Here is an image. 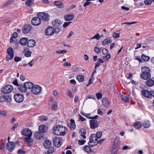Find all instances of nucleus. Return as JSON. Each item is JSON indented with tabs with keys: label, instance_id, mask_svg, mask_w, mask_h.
Masks as SVG:
<instances>
[{
	"label": "nucleus",
	"instance_id": "obj_1",
	"mask_svg": "<svg viewBox=\"0 0 154 154\" xmlns=\"http://www.w3.org/2000/svg\"><path fill=\"white\" fill-rule=\"evenodd\" d=\"M67 131V129L66 127L60 125H58L54 127L53 133L57 135L64 136Z\"/></svg>",
	"mask_w": 154,
	"mask_h": 154
},
{
	"label": "nucleus",
	"instance_id": "obj_2",
	"mask_svg": "<svg viewBox=\"0 0 154 154\" xmlns=\"http://www.w3.org/2000/svg\"><path fill=\"white\" fill-rule=\"evenodd\" d=\"M97 144L98 139L96 136V134H92L89 138L88 145L92 147L97 145Z\"/></svg>",
	"mask_w": 154,
	"mask_h": 154
},
{
	"label": "nucleus",
	"instance_id": "obj_3",
	"mask_svg": "<svg viewBox=\"0 0 154 154\" xmlns=\"http://www.w3.org/2000/svg\"><path fill=\"white\" fill-rule=\"evenodd\" d=\"M58 29H54L52 27H48L45 31V34L47 35H53L55 32H58L57 31Z\"/></svg>",
	"mask_w": 154,
	"mask_h": 154
},
{
	"label": "nucleus",
	"instance_id": "obj_4",
	"mask_svg": "<svg viewBox=\"0 0 154 154\" xmlns=\"http://www.w3.org/2000/svg\"><path fill=\"white\" fill-rule=\"evenodd\" d=\"M13 90L12 86L7 85L4 86L1 89L2 92L3 94H8L11 93Z\"/></svg>",
	"mask_w": 154,
	"mask_h": 154
},
{
	"label": "nucleus",
	"instance_id": "obj_5",
	"mask_svg": "<svg viewBox=\"0 0 154 154\" xmlns=\"http://www.w3.org/2000/svg\"><path fill=\"white\" fill-rule=\"evenodd\" d=\"M14 98L15 101L18 103L22 102L24 99L23 95L19 93L15 94L14 96Z\"/></svg>",
	"mask_w": 154,
	"mask_h": 154
},
{
	"label": "nucleus",
	"instance_id": "obj_6",
	"mask_svg": "<svg viewBox=\"0 0 154 154\" xmlns=\"http://www.w3.org/2000/svg\"><path fill=\"white\" fill-rule=\"evenodd\" d=\"M7 52L8 55L6 56V59L7 61H9L13 58L14 57V51L13 48H8Z\"/></svg>",
	"mask_w": 154,
	"mask_h": 154
},
{
	"label": "nucleus",
	"instance_id": "obj_7",
	"mask_svg": "<svg viewBox=\"0 0 154 154\" xmlns=\"http://www.w3.org/2000/svg\"><path fill=\"white\" fill-rule=\"evenodd\" d=\"M62 141V140L61 137H56L53 139V144L57 147H59L61 145Z\"/></svg>",
	"mask_w": 154,
	"mask_h": 154
},
{
	"label": "nucleus",
	"instance_id": "obj_8",
	"mask_svg": "<svg viewBox=\"0 0 154 154\" xmlns=\"http://www.w3.org/2000/svg\"><path fill=\"white\" fill-rule=\"evenodd\" d=\"M42 91V88L38 85H34L31 90L32 93L34 94H39Z\"/></svg>",
	"mask_w": 154,
	"mask_h": 154
},
{
	"label": "nucleus",
	"instance_id": "obj_9",
	"mask_svg": "<svg viewBox=\"0 0 154 154\" xmlns=\"http://www.w3.org/2000/svg\"><path fill=\"white\" fill-rule=\"evenodd\" d=\"M6 146L8 151L11 152L15 148V144L14 142L9 141L7 143Z\"/></svg>",
	"mask_w": 154,
	"mask_h": 154
},
{
	"label": "nucleus",
	"instance_id": "obj_10",
	"mask_svg": "<svg viewBox=\"0 0 154 154\" xmlns=\"http://www.w3.org/2000/svg\"><path fill=\"white\" fill-rule=\"evenodd\" d=\"M38 16L40 19L42 20L45 21H48L49 20V16L48 14L46 13H40L38 14Z\"/></svg>",
	"mask_w": 154,
	"mask_h": 154
},
{
	"label": "nucleus",
	"instance_id": "obj_11",
	"mask_svg": "<svg viewBox=\"0 0 154 154\" xmlns=\"http://www.w3.org/2000/svg\"><path fill=\"white\" fill-rule=\"evenodd\" d=\"M89 123L90 128L92 129L97 128L99 125L98 121L95 119L89 120Z\"/></svg>",
	"mask_w": 154,
	"mask_h": 154
},
{
	"label": "nucleus",
	"instance_id": "obj_12",
	"mask_svg": "<svg viewBox=\"0 0 154 154\" xmlns=\"http://www.w3.org/2000/svg\"><path fill=\"white\" fill-rule=\"evenodd\" d=\"M22 134L24 136H27L29 137H30L32 134V131L28 128H24L21 131Z\"/></svg>",
	"mask_w": 154,
	"mask_h": 154
},
{
	"label": "nucleus",
	"instance_id": "obj_13",
	"mask_svg": "<svg viewBox=\"0 0 154 154\" xmlns=\"http://www.w3.org/2000/svg\"><path fill=\"white\" fill-rule=\"evenodd\" d=\"M152 91H150L146 90H143L141 91V93L144 96L147 97L151 98L152 97Z\"/></svg>",
	"mask_w": 154,
	"mask_h": 154
},
{
	"label": "nucleus",
	"instance_id": "obj_14",
	"mask_svg": "<svg viewBox=\"0 0 154 154\" xmlns=\"http://www.w3.org/2000/svg\"><path fill=\"white\" fill-rule=\"evenodd\" d=\"M41 23V20L38 16L34 17L32 20V23L34 26H38Z\"/></svg>",
	"mask_w": 154,
	"mask_h": 154
},
{
	"label": "nucleus",
	"instance_id": "obj_15",
	"mask_svg": "<svg viewBox=\"0 0 154 154\" xmlns=\"http://www.w3.org/2000/svg\"><path fill=\"white\" fill-rule=\"evenodd\" d=\"M74 17L73 14H68L65 15L64 17V20L67 21H69L72 20Z\"/></svg>",
	"mask_w": 154,
	"mask_h": 154
},
{
	"label": "nucleus",
	"instance_id": "obj_16",
	"mask_svg": "<svg viewBox=\"0 0 154 154\" xmlns=\"http://www.w3.org/2000/svg\"><path fill=\"white\" fill-rule=\"evenodd\" d=\"M31 27L28 25H25L22 29L23 32L25 34L28 33L31 30Z\"/></svg>",
	"mask_w": 154,
	"mask_h": 154
},
{
	"label": "nucleus",
	"instance_id": "obj_17",
	"mask_svg": "<svg viewBox=\"0 0 154 154\" xmlns=\"http://www.w3.org/2000/svg\"><path fill=\"white\" fill-rule=\"evenodd\" d=\"M48 129V127L43 125H41L39 127V131L43 134L47 132Z\"/></svg>",
	"mask_w": 154,
	"mask_h": 154
},
{
	"label": "nucleus",
	"instance_id": "obj_18",
	"mask_svg": "<svg viewBox=\"0 0 154 154\" xmlns=\"http://www.w3.org/2000/svg\"><path fill=\"white\" fill-rule=\"evenodd\" d=\"M28 39L27 38L23 37L20 39L19 43L22 46L26 45L28 42Z\"/></svg>",
	"mask_w": 154,
	"mask_h": 154
},
{
	"label": "nucleus",
	"instance_id": "obj_19",
	"mask_svg": "<svg viewBox=\"0 0 154 154\" xmlns=\"http://www.w3.org/2000/svg\"><path fill=\"white\" fill-rule=\"evenodd\" d=\"M144 75H142V73L140 75V78L144 80H147L151 77V74L150 73H144L143 74Z\"/></svg>",
	"mask_w": 154,
	"mask_h": 154
},
{
	"label": "nucleus",
	"instance_id": "obj_20",
	"mask_svg": "<svg viewBox=\"0 0 154 154\" xmlns=\"http://www.w3.org/2000/svg\"><path fill=\"white\" fill-rule=\"evenodd\" d=\"M24 85L27 90V89H32L34 86V84L31 82H27L24 83Z\"/></svg>",
	"mask_w": 154,
	"mask_h": 154
},
{
	"label": "nucleus",
	"instance_id": "obj_21",
	"mask_svg": "<svg viewBox=\"0 0 154 154\" xmlns=\"http://www.w3.org/2000/svg\"><path fill=\"white\" fill-rule=\"evenodd\" d=\"M34 137L37 139H41L44 136V134L40 131L35 132L34 134Z\"/></svg>",
	"mask_w": 154,
	"mask_h": 154
},
{
	"label": "nucleus",
	"instance_id": "obj_22",
	"mask_svg": "<svg viewBox=\"0 0 154 154\" xmlns=\"http://www.w3.org/2000/svg\"><path fill=\"white\" fill-rule=\"evenodd\" d=\"M25 57H30L31 56L32 52L28 50V48H25L23 51Z\"/></svg>",
	"mask_w": 154,
	"mask_h": 154
},
{
	"label": "nucleus",
	"instance_id": "obj_23",
	"mask_svg": "<svg viewBox=\"0 0 154 154\" xmlns=\"http://www.w3.org/2000/svg\"><path fill=\"white\" fill-rule=\"evenodd\" d=\"M53 25L54 27H57L61 25L62 23L61 21L58 19H56L52 22Z\"/></svg>",
	"mask_w": 154,
	"mask_h": 154
},
{
	"label": "nucleus",
	"instance_id": "obj_24",
	"mask_svg": "<svg viewBox=\"0 0 154 154\" xmlns=\"http://www.w3.org/2000/svg\"><path fill=\"white\" fill-rule=\"evenodd\" d=\"M103 104L105 107H108L109 105V103L108 100L106 98H103L102 100Z\"/></svg>",
	"mask_w": 154,
	"mask_h": 154
},
{
	"label": "nucleus",
	"instance_id": "obj_25",
	"mask_svg": "<svg viewBox=\"0 0 154 154\" xmlns=\"http://www.w3.org/2000/svg\"><path fill=\"white\" fill-rule=\"evenodd\" d=\"M54 5L57 6L59 8H63L65 7L64 5L60 1H56L54 2Z\"/></svg>",
	"mask_w": 154,
	"mask_h": 154
},
{
	"label": "nucleus",
	"instance_id": "obj_26",
	"mask_svg": "<svg viewBox=\"0 0 154 154\" xmlns=\"http://www.w3.org/2000/svg\"><path fill=\"white\" fill-rule=\"evenodd\" d=\"M150 69L147 66H144L141 67V71L142 72V75H144V73H150Z\"/></svg>",
	"mask_w": 154,
	"mask_h": 154
},
{
	"label": "nucleus",
	"instance_id": "obj_27",
	"mask_svg": "<svg viewBox=\"0 0 154 154\" xmlns=\"http://www.w3.org/2000/svg\"><path fill=\"white\" fill-rule=\"evenodd\" d=\"M35 42L34 40L30 39L29 40L27 43V45L29 47L32 48L35 46Z\"/></svg>",
	"mask_w": 154,
	"mask_h": 154
},
{
	"label": "nucleus",
	"instance_id": "obj_28",
	"mask_svg": "<svg viewBox=\"0 0 154 154\" xmlns=\"http://www.w3.org/2000/svg\"><path fill=\"white\" fill-rule=\"evenodd\" d=\"M119 145L117 144L116 145H114L112 150V154H117V151L119 149Z\"/></svg>",
	"mask_w": 154,
	"mask_h": 154
},
{
	"label": "nucleus",
	"instance_id": "obj_29",
	"mask_svg": "<svg viewBox=\"0 0 154 154\" xmlns=\"http://www.w3.org/2000/svg\"><path fill=\"white\" fill-rule=\"evenodd\" d=\"M145 84L148 87H152L154 85V81L152 79H149L146 81Z\"/></svg>",
	"mask_w": 154,
	"mask_h": 154
},
{
	"label": "nucleus",
	"instance_id": "obj_30",
	"mask_svg": "<svg viewBox=\"0 0 154 154\" xmlns=\"http://www.w3.org/2000/svg\"><path fill=\"white\" fill-rule=\"evenodd\" d=\"M51 144L52 143L50 141L47 140L44 142L43 145L45 148L48 149V148H49L51 147Z\"/></svg>",
	"mask_w": 154,
	"mask_h": 154
},
{
	"label": "nucleus",
	"instance_id": "obj_31",
	"mask_svg": "<svg viewBox=\"0 0 154 154\" xmlns=\"http://www.w3.org/2000/svg\"><path fill=\"white\" fill-rule=\"evenodd\" d=\"M80 136L83 139H85L86 137L85 134H86V130L83 128H82L80 129Z\"/></svg>",
	"mask_w": 154,
	"mask_h": 154
},
{
	"label": "nucleus",
	"instance_id": "obj_32",
	"mask_svg": "<svg viewBox=\"0 0 154 154\" xmlns=\"http://www.w3.org/2000/svg\"><path fill=\"white\" fill-rule=\"evenodd\" d=\"M18 89L21 92H25L27 91L24 85H20L18 87Z\"/></svg>",
	"mask_w": 154,
	"mask_h": 154
},
{
	"label": "nucleus",
	"instance_id": "obj_33",
	"mask_svg": "<svg viewBox=\"0 0 154 154\" xmlns=\"http://www.w3.org/2000/svg\"><path fill=\"white\" fill-rule=\"evenodd\" d=\"M112 42V40L111 38H106L102 42V45H105L108 44H110Z\"/></svg>",
	"mask_w": 154,
	"mask_h": 154
},
{
	"label": "nucleus",
	"instance_id": "obj_34",
	"mask_svg": "<svg viewBox=\"0 0 154 154\" xmlns=\"http://www.w3.org/2000/svg\"><path fill=\"white\" fill-rule=\"evenodd\" d=\"M142 126V123L139 122H137L134 124V127L136 129H139L141 128Z\"/></svg>",
	"mask_w": 154,
	"mask_h": 154
},
{
	"label": "nucleus",
	"instance_id": "obj_35",
	"mask_svg": "<svg viewBox=\"0 0 154 154\" xmlns=\"http://www.w3.org/2000/svg\"><path fill=\"white\" fill-rule=\"evenodd\" d=\"M122 98L123 100L125 103H127L129 101V97L127 95L125 94H122Z\"/></svg>",
	"mask_w": 154,
	"mask_h": 154
},
{
	"label": "nucleus",
	"instance_id": "obj_36",
	"mask_svg": "<svg viewBox=\"0 0 154 154\" xmlns=\"http://www.w3.org/2000/svg\"><path fill=\"white\" fill-rule=\"evenodd\" d=\"M150 57L143 54L141 55V59L144 61H147L150 59Z\"/></svg>",
	"mask_w": 154,
	"mask_h": 154
},
{
	"label": "nucleus",
	"instance_id": "obj_37",
	"mask_svg": "<svg viewBox=\"0 0 154 154\" xmlns=\"http://www.w3.org/2000/svg\"><path fill=\"white\" fill-rule=\"evenodd\" d=\"M70 128L72 130L75 129L76 128L74 120L72 119L70 120Z\"/></svg>",
	"mask_w": 154,
	"mask_h": 154
},
{
	"label": "nucleus",
	"instance_id": "obj_38",
	"mask_svg": "<svg viewBox=\"0 0 154 154\" xmlns=\"http://www.w3.org/2000/svg\"><path fill=\"white\" fill-rule=\"evenodd\" d=\"M143 125L144 127L145 128H148L150 126V124L149 121H144L143 124Z\"/></svg>",
	"mask_w": 154,
	"mask_h": 154
},
{
	"label": "nucleus",
	"instance_id": "obj_39",
	"mask_svg": "<svg viewBox=\"0 0 154 154\" xmlns=\"http://www.w3.org/2000/svg\"><path fill=\"white\" fill-rule=\"evenodd\" d=\"M90 147H91V146H89V145L88 146L86 145L84 146V150L87 152H90L91 151V149L90 148Z\"/></svg>",
	"mask_w": 154,
	"mask_h": 154
},
{
	"label": "nucleus",
	"instance_id": "obj_40",
	"mask_svg": "<svg viewBox=\"0 0 154 154\" xmlns=\"http://www.w3.org/2000/svg\"><path fill=\"white\" fill-rule=\"evenodd\" d=\"M77 80L80 82H82L84 80V76L83 75H78L77 76Z\"/></svg>",
	"mask_w": 154,
	"mask_h": 154
},
{
	"label": "nucleus",
	"instance_id": "obj_41",
	"mask_svg": "<svg viewBox=\"0 0 154 154\" xmlns=\"http://www.w3.org/2000/svg\"><path fill=\"white\" fill-rule=\"evenodd\" d=\"M90 114H86L85 117L89 119H96L98 117V115H96L94 117H90Z\"/></svg>",
	"mask_w": 154,
	"mask_h": 154
},
{
	"label": "nucleus",
	"instance_id": "obj_42",
	"mask_svg": "<svg viewBox=\"0 0 154 154\" xmlns=\"http://www.w3.org/2000/svg\"><path fill=\"white\" fill-rule=\"evenodd\" d=\"M26 3L28 7H30L34 4V3L31 0H27L26 2Z\"/></svg>",
	"mask_w": 154,
	"mask_h": 154
},
{
	"label": "nucleus",
	"instance_id": "obj_43",
	"mask_svg": "<svg viewBox=\"0 0 154 154\" xmlns=\"http://www.w3.org/2000/svg\"><path fill=\"white\" fill-rule=\"evenodd\" d=\"M14 0H9L3 5V7H5L9 5H10L11 4L12 2H14Z\"/></svg>",
	"mask_w": 154,
	"mask_h": 154
},
{
	"label": "nucleus",
	"instance_id": "obj_44",
	"mask_svg": "<svg viewBox=\"0 0 154 154\" xmlns=\"http://www.w3.org/2000/svg\"><path fill=\"white\" fill-rule=\"evenodd\" d=\"M102 135V132L101 131H98L96 134V136L97 139H100Z\"/></svg>",
	"mask_w": 154,
	"mask_h": 154
},
{
	"label": "nucleus",
	"instance_id": "obj_45",
	"mask_svg": "<svg viewBox=\"0 0 154 154\" xmlns=\"http://www.w3.org/2000/svg\"><path fill=\"white\" fill-rule=\"evenodd\" d=\"M12 101V98L9 96H6L5 101L7 103H10Z\"/></svg>",
	"mask_w": 154,
	"mask_h": 154
},
{
	"label": "nucleus",
	"instance_id": "obj_46",
	"mask_svg": "<svg viewBox=\"0 0 154 154\" xmlns=\"http://www.w3.org/2000/svg\"><path fill=\"white\" fill-rule=\"evenodd\" d=\"M120 34L118 33H116V32H113L112 35V36L115 39H117L119 37Z\"/></svg>",
	"mask_w": 154,
	"mask_h": 154
},
{
	"label": "nucleus",
	"instance_id": "obj_47",
	"mask_svg": "<svg viewBox=\"0 0 154 154\" xmlns=\"http://www.w3.org/2000/svg\"><path fill=\"white\" fill-rule=\"evenodd\" d=\"M102 49L97 47H95L94 48V51L97 53H99L101 51Z\"/></svg>",
	"mask_w": 154,
	"mask_h": 154
},
{
	"label": "nucleus",
	"instance_id": "obj_48",
	"mask_svg": "<svg viewBox=\"0 0 154 154\" xmlns=\"http://www.w3.org/2000/svg\"><path fill=\"white\" fill-rule=\"evenodd\" d=\"M120 142V139L118 137L116 138L114 141V145H116L117 144H118V143Z\"/></svg>",
	"mask_w": 154,
	"mask_h": 154
},
{
	"label": "nucleus",
	"instance_id": "obj_49",
	"mask_svg": "<svg viewBox=\"0 0 154 154\" xmlns=\"http://www.w3.org/2000/svg\"><path fill=\"white\" fill-rule=\"evenodd\" d=\"M57 105L56 102H55L52 106L51 109L53 110H55L57 109Z\"/></svg>",
	"mask_w": 154,
	"mask_h": 154
},
{
	"label": "nucleus",
	"instance_id": "obj_50",
	"mask_svg": "<svg viewBox=\"0 0 154 154\" xmlns=\"http://www.w3.org/2000/svg\"><path fill=\"white\" fill-rule=\"evenodd\" d=\"M39 119L42 121H46L48 120V117L47 116H42L39 118Z\"/></svg>",
	"mask_w": 154,
	"mask_h": 154
},
{
	"label": "nucleus",
	"instance_id": "obj_51",
	"mask_svg": "<svg viewBox=\"0 0 154 154\" xmlns=\"http://www.w3.org/2000/svg\"><path fill=\"white\" fill-rule=\"evenodd\" d=\"M56 53L58 54H65L67 52V51L66 50H58L56 51Z\"/></svg>",
	"mask_w": 154,
	"mask_h": 154
},
{
	"label": "nucleus",
	"instance_id": "obj_52",
	"mask_svg": "<svg viewBox=\"0 0 154 154\" xmlns=\"http://www.w3.org/2000/svg\"><path fill=\"white\" fill-rule=\"evenodd\" d=\"M48 151L51 154L53 153L54 152V148L53 147H50L48 148Z\"/></svg>",
	"mask_w": 154,
	"mask_h": 154
},
{
	"label": "nucleus",
	"instance_id": "obj_53",
	"mask_svg": "<svg viewBox=\"0 0 154 154\" xmlns=\"http://www.w3.org/2000/svg\"><path fill=\"white\" fill-rule=\"evenodd\" d=\"M152 0H145L144 2L146 5H150L152 3Z\"/></svg>",
	"mask_w": 154,
	"mask_h": 154
},
{
	"label": "nucleus",
	"instance_id": "obj_54",
	"mask_svg": "<svg viewBox=\"0 0 154 154\" xmlns=\"http://www.w3.org/2000/svg\"><path fill=\"white\" fill-rule=\"evenodd\" d=\"M137 23V22L134 21L131 22H125L122 24V25L126 24L127 25H130L131 24L136 23Z\"/></svg>",
	"mask_w": 154,
	"mask_h": 154
},
{
	"label": "nucleus",
	"instance_id": "obj_55",
	"mask_svg": "<svg viewBox=\"0 0 154 154\" xmlns=\"http://www.w3.org/2000/svg\"><path fill=\"white\" fill-rule=\"evenodd\" d=\"M99 34H97L96 35H95L94 37L92 38H91V39H93L94 38L96 39L97 40H99V38H100V37L99 36Z\"/></svg>",
	"mask_w": 154,
	"mask_h": 154
},
{
	"label": "nucleus",
	"instance_id": "obj_56",
	"mask_svg": "<svg viewBox=\"0 0 154 154\" xmlns=\"http://www.w3.org/2000/svg\"><path fill=\"white\" fill-rule=\"evenodd\" d=\"M6 96L3 95L0 97V101L1 102H4L5 101V98Z\"/></svg>",
	"mask_w": 154,
	"mask_h": 154
},
{
	"label": "nucleus",
	"instance_id": "obj_57",
	"mask_svg": "<svg viewBox=\"0 0 154 154\" xmlns=\"http://www.w3.org/2000/svg\"><path fill=\"white\" fill-rule=\"evenodd\" d=\"M110 58V55L109 54H108L106 56L103 57V58L105 59V60H107Z\"/></svg>",
	"mask_w": 154,
	"mask_h": 154
},
{
	"label": "nucleus",
	"instance_id": "obj_58",
	"mask_svg": "<svg viewBox=\"0 0 154 154\" xmlns=\"http://www.w3.org/2000/svg\"><path fill=\"white\" fill-rule=\"evenodd\" d=\"M96 96L98 99H100L102 98V95L100 93H97L96 94Z\"/></svg>",
	"mask_w": 154,
	"mask_h": 154
},
{
	"label": "nucleus",
	"instance_id": "obj_59",
	"mask_svg": "<svg viewBox=\"0 0 154 154\" xmlns=\"http://www.w3.org/2000/svg\"><path fill=\"white\" fill-rule=\"evenodd\" d=\"M86 141L84 140H78V143L79 145H83L84 144Z\"/></svg>",
	"mask_w": 154,
	"mask_h": 154
},
{
	"label": "nucleus",
	"instance_id": "obj_60",
	"mask_svg": "<svg viewBox=\"0 0 154 154\" xmlns=\"http://www.w3.org/2000/svg\"><path fill=\"white\" fill-rule=\"evenodd\" d=\"M21 58L20 57H16L14 58V60L16 62H18L19 61H20L21 60Z\"/></svg>",
	"mask_w": 154,
	"mask_h": 154
},
{
	"label": "nucleus",
	"instance_id": "obj_61",
	"mask_svg": "<svg viewBox=\"0 0 154 154\" xmlns=\"http://www.w3.org/2000/svg\"><path fill=\"white\" fill-rule=\"evenodd\" d=\"M90 1V0H87L86 2L84 3V6L86 7L89 5L91 3V2Z\"/></svg>",
	"mask_w": 154,
	"mask_h": 154
},
{
	"label": "nucleus",
	"instance_id": "obj_62",
	"mask_svg": "<svg viewBox=\"0 0 154 154\" xmlns=\"http://www.w3.org/2000/svg\"><path fill=\"white\" fill-rule=\"evenodd\" d=\"M7 112L5 111H2L0 110V115H2L5 116Z\"/></svg>",
	"mask_w": 154,
	"mask_h": 154
},
{
	"label": "nucleus",
	"instance_id": "obj_63",
	"mask_svg": "<svg viewBox=\"0 0 154 154\" xmlns=\"http://www.w3.org/2000/svg\"><path fill=\"white\" fill-rule=\"evenodd\" d=\"M71 65V64L68 62H66L65 63H64L63 65V66H68L69 67Z\"/></svg>",
	"mask_w": 154,
	"mask_h": 154
},
{
	"label": "nucleus",
	"instance_id": "obj_64",
	"mask_svg": "<svg viewBox=\"0 0 154 154\" xmlns=\"http://www.w3.org/2000/svg\"><path fill=\"white\" fill-rule=\"evenodd\" d=\"M34 63V60H32L30 62H29L28 64L29 65L30 67H32L33 65V64Z\"/></svg>",
	"mask_w": 154,
	"mask_h": 154
}]
</instances>
